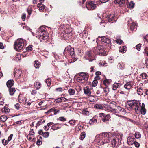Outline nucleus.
<instances>
[{
	"label": "nucleus",
	"instance_id": "obj_40",
	"mask_svg": "<svg viewBox=\"0 0 148 148\" xmlns=\"http://www.w3.org/2000/svg\"><path fill=\"white\" fill-rule=\"evenodd\" d=\"M49 135V133L48 132H44L42 136L45 138H47Z\"/></svg>",
	"mask_w": 148,
	"mask_h": 148
},
{
	"label": "nucleus",
	"instance_id": "obj_58",
	"mask_svg": "<svg viewBox=\"0 0 148 148\" xmlns=\"http://www.w3.org/2000/svg\"><path fill=\"white\" fill-rule=\"evenodd\" d=\"M140 47L141 45L140 44H138L136 46V49L138 51H140Z\"/></svg>",
	"mask_w": 148,
	"mask_h": 148
},
{
	"label": "nucleus",
	"instance_id": "obj_44",
	"mask_svg": "<svg viewBox=\"0 0 148 148\" xmlns=\"http://www.w3.org/2000/svg\"><path fill=\"white\" fill-rule=\"evenodd\" d=\"M58 119L60 121L62 122L65 121L66 120V119L63 117H59Z\"/></svg>",
	"mask_w": 148,
	"mask_h": 148
},
{
	"label": "nucleus",
	"instance_id": "obj_37",
	"mask_svg": "<svg viewBox=\"0 0 148 148\" xmlns=\"http://www.w3.org/2000/svg\"><path fill=\"white\" fill-rule=\"evenodd\" d=\"M2 112H4L5 113H7L10 111V109L7 107H4V110L2 109Z\"/></svg>",
	"mask_w": 148,
	"mask_h": 148
},
{
	"label": "nucleus",
	"instance_id": "obj_35",
	"mask_svg": "<svg viewBox=\"0 0 148 148\" xmlns=\"http://www.w3.org/2000/svg\"><path fill=\"white\" fill-rule=\"evenodd\" d=\"M146 112V110L145 108H141L140 110L141 114L143 115L145 114Z\"/></svg>",
	"mask_w": 148,
	"mask_h": 148
},
{
	"label": "nucleus",
	"instance_id": "obj_23",
	"mask_svg": "<svg viewBox=\"0 0 148 148\" xmlns=\"http://www.w3.org/2000/svg\"><path fill=\"white\" fill-rule=\"evenodd\" d=\"M117 66L118 69L122 70L125 68V64L123 62H121L118 63Z\"/></svg>",
	"mask_w": 148,
	"mask_h": 148
},
{
	"label": "nucleus",
	"instance_id": "obj_64",
	"mask_svg": "<svg viewBox=\"0 0 148 148\" xmlns=\"http://www.w3.org/2000/svg\"><path fill=\"white\" fill-rule=\"evenodd\" d=\"M148 38V35H147L146 36H144L143 37V40L144 42L146 40H147Z\"/></svg>",
	"mask_w": 148,
	"mask_h": 148
},
{
	"label": "nucleus",
	"instance_id": "obj_24",
	"mask_svg": "<svg viewBox=\"0 0 148 148\" xmlns=\"http://www.w3.org/2000/svg\"><path fill=\"white\" fill-rule=\"evenodd\" d=\"M9 90L10 94L11 95H13L16 91V90L15 88L11 87L9 88Z\"/></svg>",
	"mask_w": 148,
	"mask_h": 148
},
{
	"label": "nucleus",
	"instance_id": "obj_34",
	"mask_svg": "<svg viewBox=\"0 0 148 148\" xmlns=\"http://www.w3.org/2000/svg\"><path fill=\"white\" fill-rule=\"evenodd\" d=\"M7 117L4 115L1 116L0 118V120L3 122H4L7 119Z\"/></svg>",
	"mask_w": 148,
	"mask_h": 148
},
{
	"label": "nucleus",
	"instance_id": "obj_13",
	"mask_svg": "<svg viewBox=\"0 0 148 148\" xmlns=\"http://www.w3.org/2000/svg\"><path fill=\"white\" fill-rule=\"evenodd\" d=\"M133 85L132 82V81H129L127 82L124 85V87L127 90H130L132 88Z\"/></svg>",
	"mask_w": 148,
	"mask_h": 148
},
{
	"label": "nucleus",
	"instance_id": "obj_8",
	"mask_svg": "<svg viewBox=\"0 0 148 148\" xmlns=\"http://www.w3.org/2000/svg\"><path fill=\"white\" fill-rule=\"evenodd\" d=\"M92 88L91 87L87 86L84 88V92L85 94L88 96H90L92 92Z\"/></svg>",
	"mask_w": 148,
	"mask_h": 148
},
{
	"label": "nucleus",
	"instance_id": "obj_2",
	"mask_svg": "<svg viewBox=\"0 0 148 148\" xmlns=\"http://www.w3.org/2000/svg\"><path fill=\"white\" fill-rule=\"evenodd\" d=\"M45 28L43 26H41L39 28L38 32L40 34L38 36L40 40H46L48 38V34L45 30Z\"/></svg>",
	"mask_w": 148,
	"mask_h": 148
},
{
	"label": "nucleus",
	"instance_id": "obj_12",
	"mask_svg": "<svg viewBox=\"0 0 148 148\" xmlns=\"http://www.w3.org/2000/svg\"><path fill=\"white\" fill-rule=\"evenodd\" d=\"M95 53L94 48L93 51H87L85 53L86 56V57H90L94 56Z\"/></svg>",
	"mask_w": 148,
	"mask_h": 148
},
{
	"label": "nucleus",
	"instance_id": "obj_15",
	"mask_svg": "<svg viewBox=\"0 0 148 148\" xmlns=\"http://www.w3.org/2000/svg\"><path fill=\"white\" fill-rule=\"evenodd\" d=\"M113 110L116 113H119L121 112H124L125 111V109H122L119 106H116L115 109H113Z\"/></svg>",
	"mask_w": 148,
	"mask_h": 148
},
{
	"label": "nucleus",
	"instance_id": "obj_18",
	"mask_svg": "<svg viewBox=\"0 0 148 148\" xmlns=\"http://www.w3.org/2000/svg\"><path fill=\"white\" fill-rule=\"evenodd\" d=\"M128 0H115L114 1V3H117L119 4L122 5L125 2H127Z\"/></svg>",
	"mask_w": 148,
	"mask_h": 148
},
{
	"label": "nucleus",
	"instance_id": "obj_45",
	"mask_svg": "<svg viewBox=\"0 0 148 148\" xmlns=\"http://www.w3.org/2000/svg\"><path fill=\"white\" fill-rule=\"evenodd\" d=\"M69 123H70L71 125H74L75 124V120H71L69 121Z\"/></svg>",
	"mask_w": 148,
	"mask_h": 148
},
{
	"label": "nucleus",
	"instance_id": "obj_17",
	"mask_svg": "<svg viewBox=\"0 0 148 148\" xmlns=\"http://www.w3.org/2000/svg\"><path fill=\"white\" fill-rule=\"evenodd\" d=\"M61 128L60 124L59 123H57L51 126V129L53 130H56Z\"/></svg>",
	"mask_w": 148,
	"mask_h": 148
},
{
	"label": "nucleus",
	"instance_id": "obj_59",
	"mask_svg": "<svg viewBox=\"0 0 148 148\" xmlns=\"http://www.w3.org/2000/svg\"><path fill=\"white\" fill-rule=\"evenodd\" d=\"M13 136V134H12L10 135V136L8 137V141L9 142L10 141L11 139H12V137Z\"/></svg>",
	"mask_w": 148,
	"mask_h": 148
},
{
	"label": "nucleus",
	"instance_id": "obj_57",
	"mask_svg": "<svg viewBox=\"0 0 148 148\" xmlns=\"http://www.w3.org/2000/svg\"><path fill=\"white\" fill-rule=\"evenodd\" d=\"M103 91L106 94H107L108 93L109 90L108 88H103Z\"/></svg>",
	"mask_w": 148,
	"mask_h": 148
},
{
	"label": "nucleus",
	"instance_id": "obj_4",
	"mask_svg": "<svg viewBox=\"0 0 148 148\" xmlns=\"http://www.w3.org/2000/svg\"><path fill=\"white\" fill-rule=\"evenodd\" d=\"M24 41L22 39L17 40L15 42L14 48L17 51H20L22 49L24 46Z\"/></svg>",
	"mask_w": 148,
	"mask_h": 148
},
{
	"label": "nucleus",
	"instance_id": "obj_43",
	"mask_svg": "<svg viewBox=\"0 0 148 148\" xmlns=\"http://www.w3.org/2000/svg\"><path fill=\"white\" fill-rule=\"evenodd\" d=\"M87 33L85 31H84L83 32V33L81 34H80V35H82L83 36V38H85L87 37Z\"/></svg>",
	"mask_w": 148,
	"mask_h": 148
},
{
	"label": "nucleus",
	"instance_id": "obj_30",
	"mask_svg": "<svg viewBox=\"0 0 148 148\" xmlns=\"http://www.w3.org/2000/svg\"><path fill=\"white\" fill-rule=\"evenodd\" d=\"M34 66L36 68H38L40 65V63L38 62V61H35L34 64Z\"/></svg>",
	"mask_w": 148,
	"mask_h": 148
},
{
	"label": "nucleus",
	"instance_id": "obj_20",
	"mask_svg": "<svg viewBox=\"0 0 148 148\" xmlns=\"http://www.w3.org/2000/svg\"><path fill=\"white\" fill-rule=\"evenodd\" d=\"M121 86V84L115 83L113 85L112 89L114 90H115L117 88L120 87Z\"/></svg>",
	"mask_w": 148,
	"mask_h": 148
},
{
	"label": "nucleus",
	"instance_id": "obj_9",
	"mask_svg": "<svg viewBox=\"0 0 148 148\" xmlns=\"http://www.w3.org/2000/svg\"><path fill=\"white\" fill-rule=\"evenodd\" d=\"M89 75H86L85 76L78 77L77 78V81L81 83H84L86 82L88 79Z\"/></svg>",
	"mask_w": 148,
	"mask_h": 148
},
{
	"label": "nucleus",
	"instance_id": "obj_38",
	"mask_svg": "<svg viewBox=\"0 0 148 148\" xmlns=\"http://www.w3.org/2000/svg\"><path fill=\"white\" fill-rule=\"evenodd\" d=\"M86 75H88V73L84 72H81L79 73V77H83V76H85Z\"/></svg>",
	"mask_w": 148,
	"mask_h": 148
},
{
	"label": "nucleus",
	"instance_id": "obj_29",
	"mask_svg": "<svg viewBox=\"0 0 148 148\" xmlns=\"http://www.w3.org/2000/svg\"><path fill=\"white\" fill-rule=\"evenodd\" d=\"M104 84L106 86H107L110 82V80L109 79H105L103 81Z\"/></svg>",
	"mask_w": 148,
	"mask_h": 148
},
{
	"label": "nucleus",
	"instance_id": "obj_32",
	"mask_svg": "<svg viewBox=\"0 0 148 148\" xmlns=\"http://www.w3.org/2000/svg\"><path fill=\"white\" fill-rule=\"evenodd\" d=\"M135 136L136 138L139 139L141 137V134L138 132H136L135 134Z\"/></svg>",
	"mask_w": 148,
	"mask_h": 148
},
{
	"label": "nucleus",
	"instance_id": "obj_33",
	"mask_svg": "<svg viewBox=\"0 0 148 148\" xmlns=\"http://www.w3.org/2000/svg\"><path fill=\"white\" fill-rule=\"evenodd\" d=\"M82 114L84 115H88L89 113V112L87 110V109L83 110L82 111Z\"/></svg>",
	"mask_w": 148,
	"mask_h": 148
},
{
	"label": "nucleus",
	"instance_id": "obj_62",
	"mask_svg": "<svg viewBox=\"0 0 148 148\" xmlns=\"http://www.w3.org/2000/svg\"><path fill=\"white\" fill-rule=\"evenodd\" d=\"M32 10V8H31V9H27V12L29 14V15H31V14Z\"/></svg>",
	"mask_w": 148,
	"mask_h": 148
},
{
	"label": "nucleus",
	"instance_id": "obj_11",
	"mask_svg": "<svg viewBox=\"0 0 148 148\" xmlns=\"http://www.w3.org/2000/svg\"><path fill=\"white\" fill-rule=\"evenodd\" d=\"M115 16L114 14H109L107 15V18L108 20V21L109 22L112 23H113L114 21L116 22V20H115Z\"/></svg>",
	"mask_w": 148,
	"mask_h": 148
},
{
	"label": "nucleus",
	"instance_id": "obj_7",
	"mask_svg": "<svg viewBox=\"0 0 148 148\" xmlns=\"http://www.w3.org/2000/svg\"><path fill=\"white\" fill-rule=\"evenodd\" d=\"M86 3V7L88 10H93L96 7V5L92 1L87 2Z\"/></svg>",
	"mask_w": 148,
	"mask_h": 148
},
{
	"label": "nucleus",
	"instance_id": "obj_31",
	"mask_svg": "<svg viewBox=\"0 0 148 148\" xmlns=\"http://www.w3.org/2000/svg\"><path fill=\"white\" fill-rule=\"evenodd\" d=\"M137 92L138 95H143V91L142 89L139 88L137 90Z\"/></svg>",
	"mask_w": 148,
	"mask_h": 148
},
{
	"label": "nucleus",
	"instance_id": "obj_60",
	"mask_svg": "<svg viewBox=\"0 0 148 148\" xmlns=\"http://www.w3.org/2000/svg\"><path fill=\"white\" fill-rule=\"evenodd\" d=\"M56 90L58 92H62L63 91V89L61 87H59L57 88L56 89Z\"/></svg>",
	"mask_w": 148,
	"mask_h": 148
},
{
	"label": "nucleus",
	"instance_id": "obj_54",
	"mask_svg": "<svg viewBox=\"0 0 148 148\" xmlns=\"http://www.w3.org/2000/svg\"><path fill=\"white\" fill-rule=\"evenodd\" d=\"M122 42V40L120 39H117L116 40V42L119 44H121Z\"/></svg>",
	"mask_w": 148,
	"mask_h": 148
},
{
	"label": "nucleus",
	"instance_id": "obj_10",
	"mask_svg": "<svg viewBox=\"0 0 148 148\" xmlns=\"http://www.w3.org/2000/svg\"><path fill=\"white\" fill-rule=\"evenodd\" d=\"M101 41L103 44H108V46L109 47L110 46V44L111 43V40L108 38L103 37L101 38Z\"/></svg>",
	"mask_w": 148,
	"mask_h": 148
},
{
	"label": "nucleus",
	"instance_id": "obj_21",
	"mask_svg": "<svg viewBox=\"0 0 148 148\" xmlns=\"http://www.w3.org/2000/svg\"><path fill=\"white\" fill-rule=\"evenodd\" d=\"M110 118V116L109 114L105 115L103 117L102 120L103 122H105L109 120Z\"/></svg>",
	"mask_w": 148,
	"mask_h": 148
},
{
	"label": "nucleus",
	"instance_id": "obj_39",
	"mask_svg": "<svg viewBox=\"0 0 148 148\" xmlns=\"http://www.w3.org/2000/svg\"><path fill=\"white\" fill-rule=\"evenodd\" d=\"M32 45H29L28 47L26 48V50L28 51H31L32 49Z\"/></svg>",
	"mask_w": 148,
	"mask_h": 148
},
{
	"label": "nucleus",
	"instance_id": "obj_28",
	"mask_svg": "<svg viewBox=\"0 0 148 148\" xmlns=\"http://www.w3.org/2000/svg\"><path fill=\"white\" fill-rule=\"evenodd\" d=\"M137 25L136 23L132 22V25L130 26V29L131 30L133 31L136 27Z\"/></svg>",
	"mask_w": 148,
	"mask_h": 148
},
{
	"label": "nucleus",
	"instance_id": "obj_53",
	"mask_svg": "<svg viewBox=\"0 0 148 148\" xmlns=\"http://www.w3.org/2000/svg\"><path fill=\"white\" fill-rule=\"evenodd\" d=\"M55 109V107H53L52 108L49 110L46 113H50L52 112H54V110Z\"/></svg>",
	"mask_w": 148,
	"mask_h": 148
},
{
	"label": "nucleus",
	"instance_id": "obj_19",
	"mask_svg": "<svg viewBox=\"0 0 148 148\" xmlns=\"http://www.w3.org/2000/svg\"><path fill=\"white\" fill-rule=\"evenodd\" d=\"M14 76H15L16 75L18 77H20L21 76V74L22 73V71L21 70H20L19 69H16V70L15 69L14 70Z\"/></svg>",
	"mask_w": 148,
	"mask_h": 148
},
{
	"label": "nucleus",
	"instance_id": "obj_27",
	"mask_svg": "<svg viewBox=\"0 0 148 148\" xmlns=\"http://www.w3.org/2000/svg\"><path fill=\"white\" fill-rule=\"evenodd\" d=\"M68 93L70 95H74L75 92V90L73 89L70 88L68 91Z\"/></svg>",
	"mask_w": 148,
	"mask_h": 148
},
{
	"label": "nucleus",
	"instance_id": "obj_61",
	"mask_svg": "<svg viewBox=\"0 0 148 148\" xmlns=\"http://www.w3.org/2000/svg\"><path fill=\"white\" fill-rule=\"evenodd\" d=\"M26 17V14L24 13L23 14L22 16V18L23 20V21H25V18Z\"/></svg>",
	"mask_w": 148,
	"mask_h": 148
},
{
	"label": "nucleus",
	"instance_id": "obj_3",
	"mask_svg": "<svg viewBox=\"0 0 148 148\" xmlns=\"http://www.w3.org/2000/svg\"><path fill=\"white\" fill-rule=\"evenodd\" d=\"M63 53L65 55H69L74 60H76V59L74 54V49L72 48L70 46H68L65 48Z\"/></svg>",
	"mask_w": 148,
	"mask_h": 148
},
{
	"label": "nucleus",
	"instance_id": "obj_51",
	"mask_svg": "<svg viewBox=\"0 0 148 148\" xmlns=\"http://www.w3.org/2000/svg\"><path fill=\"white\" fill-rule=\"evenodd\" d=\"M23 28L24 29H25L26 30H29L30 31H32V29H30L29 27L26 25L23 26Z\"/></svg>",
	"mask_w": 148,
	"mask_h": 148
},
{
	"label": "nucleus",
	"instance_id": "obj_14",
	"mask_svg": "<svg viewBox=\"0 0 148 148\" xmlns=\"http://www.w3.org/2000/svg\"><path fill=\"white\" fill-rule=\"evenodd\" d=\"M127 143L130 145H132L135 142V138L132 136H130L127 138Z\"/></svg>",
	"mask_w": 148,
	"mask_h": 148
},
{
	"label": "nucleus",
	"instance_id": "obj_63",
	"mask_svg": "<svg viewBox=\"0 0 148 148\" xmlns=\"http://www.w3.org/2000/svg\"><path fill=\"white\" fill-rule=\"evenodd\" d=\"M19 106V104L18 103H16V105H15V108L17 110H18L20 108Z\"/></svg>",
	"mask_w": 148,
	"mask_h": 148
},
{
	"label": "nucleus",
	"instance_id": "obj_56",
	"mask_svg": "<svg viewBox=\"0 0 148 148\" xmlns=\"http://www.w3.org/2000/svg\"><path fill=\"white\" fill-rule=\"evenodd\" d=\"M56 108H57L56 107H55V109H54V114L55 115L56 114H57V113H58L60 111L59 110H57L56 109Z\"/></svg>",
	"mask_w": 148,
	"mask_h": 148
},
{
	"label": "nucleus",
	"instance_id": "obj_48",
	"mask_svg": "<svg viewBox=\"0 0 148 148\" xmlns=\"http://www.w3.org/2000/svg\"><path fill=\"white\" fill-rule=\"evenodd\" d=\"M98 83V82L96 80H94L92 83V86L93 87H95L97 85V84Z\"/></svg>",
	"mask_w": 148,
	"mask_h": 148
},
{
	"label": "nucleus",
	"instance_id": "obj_1",
	"mask_svg": "<svg viewBox=\"0 0 148 148\" xmlns=\"http://www.w3.org/2000/svg\"><path fill=\"white\" fill-rule=\"evenodd\" d=\"M99 137V140L98 142L99 145H104L107 143L111 140V146L113 148H118L119 146L121 144V136L119 134L112 135L111 133L107 132L103 133L96 136V138Z\"/></svg>",
	"mask_w": 148,
	"mask_h": 148
},
{
	"label": "nucleus",
	"instance_id": "obj_5",
	"mask_svg": "<svg viewBox=\"0 0 148 148\" xmlns=\"http://www.w3.org/2000/svg\"><path fill=\"white\" fill-rule=\"evenodd\" d=\"M128 103L131 108L135 109L136 113H138L139 112V107L140 104L139 102L135 101H130Z\"/></svg>",
	"mask_w": 148,
	"mask_h": 148
},
{
	"label": "nucleus",
	"instance_id": "obj_42",
	"mask_svg": "<svg viewBox=\"0 0 148 148\" xmlns=\"http://www.w3.org/2000/svg\"><path fill=\"white\" fill-rule=\"evenodd\" d=\"M134 5V3L133 2L131 1L130 3L129 6V8L130 9L132 8Z\"/></svg>",
	"mask_w": 148,
	"mask_h": 148
},
{
	"label": "nucleus",
	"instance_id": "obj_26",
	"mask_svg": "<svg viewBox=\"0 0 148 148\" xmlns=\"http://www.w3.org/2000/svg\"><path fill=\"white\" fill-rule=\"evenodd\" d=\"M85 132H83L81 133L79 138L80 140H82L85 138Z\"/></svg>",
	"mask_w": 148,
	"mask_h": 148
},
{
	"label": "nucleus",
	"instance_id": "obj_25",
	"mask_svg": "<svg viewBox=\"0 0 148 148\" xmlns=\"http://www.w3.org/2000/svg\"><path fill=\"white\" fill-rule=\"evenodd\" d=\"M126 47L125 46H123L120 47L119 49V51L124 53L126 52Z\"/></svg>",
	"mask_w": 148,
	"mask_h": 148
},
{
	"label": "nucleus",
	"instance_id": "obj_22",
	"mask_svg": "<svg viewBox=\"0 0 148 148\" xmlns=\"http://www.w3.org/2000/svg\"><path fill=\"white\" fill-rule=\"evenodd\" d=\"M94 108L96 109H101L103 108V105L100 104H96L94 106Z\"/></svg>",
	"mask_w": 148,
	"mask_h": 148
},
{
	"label": "nucleus",
	"instance_id": "obj_55",
	"mask_svg": "<svg viewBox=\"0 0 148 148\" xmlns=\"http://www.w3.org/2000/svg\"><path fill=\"white\" fill-rule=\"evenodd\" d=\"M134 143V144L135 146L137 148H138L140 146L139 143L135 141Z\"/></svg>",
	"mask_w": 148,
	"mask_h": 148
},
{
	"label": "nucleus",
	"instance_id": "obj_52",
	"mask_svg": "<svg viewBox=\"0 0 148 148\" xmlns=\"http://www.w3.org/2000/svg\"><path fill=\"white\" fill-rule=\"evenodd\" d=\"M141 76H142V78L145 79L147 77V75L145 73H142Z\"/></svg>",
	"mask_w": 148,
	"mask_h": 148
},
{
	"label": "nucleus",
	"instance_id": "obj_36",
	"mask_svg": "<svg viewBox=\"0 0 148 148\" xmlns=\"http://www.w3.org/2000/svg\"><path fill=\"white\" fill-rule=\"evenodd\" d=\"M97 122V120L94 119H92L90 120L89 123L91 125H93L94 123Z\"/></svg>",
	"mask_w": 148,
	"mask_h": 148
},
{
	"label": "nucleus",
	"instance_id": "obj_16",
	"mask_svg": "<svg viewBox=\"0 0 148 148\" xmlns=\"http://www.w3.org/2000/svg\"><path fill=\"white\" fill-rule=\"evenodd\" d=\"M14 81L13 80H9L6 82L7 87L8 88H11L14 84Z\"/></svg>",
	"mask_w": 148,
	"mask_h": 148
},
{
	"label": "nucleus",
	"instance_id": "obj_41",
	"mask_svg": "<svg viewBox=\"0 0 148 148\" xmlns=\"http://www.w3.org/2000/svg\"><path fill=\"white\" fill-rule=\"evenodd\" d=\"M46 83L48 86H50L51 84V81L49 79H47L46 81Z\"/></svg>",
	"mask_w": 148,
	"mask_h": 148
},
{
	"label": "nucleus",
	"instance_id": "obj_47",
	"mask_svg": "<svg viewBox=\"0 0 148 148\" xmlns=\"http://www.w3.org/2000/svg\"><path fill=\"white\" fill-rule=\"evenodd\" d=\"M45 122L44 121L41 120L40 121H38L37 123V126H39V125H41V124L42 123H44Z\"/></svg>",
	"mask_w": 148,
	"mask_h": 148
},
{
	"label": "nucleus",
	"instance_id": "obj_46",
	"mask_svg": "<svg viewBox=\"0 0 148 148\" xmlns=\"http://www.w3.org/2000/svg\"><path fill=\"white\" fill-rule=\"evenodd\" d=\"M2 143L4 145H6L8 143V140H5V139H3L2 140Z\"/></svg>",
	"mask_w": 148,
	"mask_h": 148
},
{
	"label": "nucleus",
	"instance_id": "obj_49",
	"mask_svg": "<svg viewBox=\"0 0 148 148\" xmlns=\"http://www.w3.org/2000/svg\"><path fill=\"white\" fill-rule=\"evenodd\" d=\"M34 86H36V85H37L38 84V85L39 86V87H37L36 88V89H38L39 88H40V87L41 86V84L39 82H36V84L34 83Z\"/></svg>",
	"mask_w": 148,
	"mask_h": 148
},
{
	"label": "nucleus",
	"instance_id": "obj_50",
	"mask_svg": "<svg viewBox=\"0 0 148 148\" xmlns=\"http://www.w3.org/2000/svg\"><path fill=\"white\" fill-rule=\"evenodd\" d=\"M107 63L105 62V61H103L99 63V65L100 66H104Z\"/></svg>",
	"mask_w": 148,
	"mask_h": 148
},
{
	"label": "nucleus",
	"instance_id": "obj_6",
	"mask_svg": "<svg viewBox=\"0 0 148 148\" xmlns=\"http://www.w3.org/2000/svg\"><path fill=\"white\" fill-rule=\"evenodd\" d=\"M95 51L96 53L99 54L101 56H105L107 55V51H105L100 47H95Z\"/></svg>",
	"mask_w": 148,
	"mask_h": 148
}]
</instances>
